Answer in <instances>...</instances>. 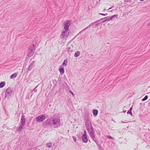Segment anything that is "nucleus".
<instances>
[{
    "label": "nucleus",
    "mask_w": 150,
    "mask_h": 150,
    "mask_svg": "<svg viewBox=\"0 0 150 150\" xmlns=\"http://www.w3.org/2000/svg\"><path fill=\"white\" fill-rule=\"evenodd\" d=\"M112 10L111 11V10H110V11H110V12H112Z\"/></svg>",
    "instance_id": "nucleus-35"
},
{
    "label": "nucleus",
    "mask_w": 150,
    "mask_h": 150,
    "mask_svg": "<svg viewBox=\"0 0 150 150\" xmlns=\"http://www.w3.org/2000/svg\"><path fill=\"white\" fill-rule=\"evenodd\" d=\"M125 122H124L123 121H121V123H125Z\"/></svg>",
    "instance_id": "nucleus-32"
},
{
    "label": "nucleus",
    "mask_w": 150,
    "mask_h": 150,
    "mask_svg": "<svg viewBox=\"0 0 150 150\" xmlns=\"http://www.w3.org/2000/svg\"><path fill=\"white\" fill-rule=\"evenodd\" d=\"M52 143L51 142H47L46 143V145L49 148H51L52 147Z\"/></svg>",
    "instance_id": "nucleus-17"
},
{
    "label": "nucleus",
    "mask_w": 150,
    "mask_h": 150,
    "mask_svg": "<svg viewBox=\"0 0 150 150\" xmlns=\"http://www.w3.org/2000/svg\"><path fill=\"white\" fill-rule=\"evenodd\" d=\"M98 113V110H93V113L95 116L97 115Z\"/></svg>",
    "instance_id": "nucleus-14"
},
{
    "label": "nucleus",
    "mask_w": 150,
    "mask_h": 150,
    "mask_svg": "<svg viewBox=\"0 0 150 150\" xmlns=\"http://www.w3.org/2000/svg\"><path fill=\"white\" fill-rule=\"evenodd\" d=\"M107 138H108L109 139H113L112 137L110 136H109V135L107 136Z\"/></svg>",
    "instance_id": "nucleus-30"
},
{
    "label": "nucleus",
    "mask_w": 150,
    "mask_h": 150,
    "mask_svg": "<svg viewBox=\"0 0 150 150\" xmlns=\"http://www.w3.org/2000/svg\"><path fill=\"white\" fill-rule=\"evenodd\" d=\"M70 21H67L65 22L64 24V30H66L68 31L69 30V27L70 25Z\"/></svg>",
    "instance_id": "nucleus-4"
},
{
    "label": "nucleus",
    "mask_w": 150,
    "mask_h": 150,
    "mask_svg": "<svg viewBox=\"0 0 150 150\" xmlns=\"http://www.w3.org/2000/svg\"><path fill=\"white\" fill-rule=\"evenodd\" d=\"M17 75V73H14L12 75L10 76L11 79H13L14 78H15L16 77Z\"/></svg>",
    "instance_id": "nucleus-15"
},
{
    "label": "nucleus",
    "mask_w": 150,
    "mask_h": 150,
    "mask_svg": "<svg viewBox=\"0 0 150 150\" xmlns=\"http://www.w3.org/2000/svg\"><path fill=\"white\" fill-rule=\"evenodd\" d=\"M91 25H89L87 27H86L84 29H83L81 31V32L84 31L86 30L88 28H90L91 27Z\"/></svg>",
    "instance_id": "nucleus-22"
},
{
    "label": "nucleus",
    "mask_w": 150,
    "mask_h": 150,
    "mask_svg": "<svg viewBox=\"0 0 150 150\" xmlns=\"http://www.w3.org/2000/svg\"><path fill=\"white\" fill-rule=\"evenodd\" d=\"M132 109V107H131V108H130V110H130V111L131 112Z\"/></svg>",
    "instance_id": "nucleus-31"
},
{
    "label": "nucleus",
    "mask_w": 150,
    "mask_h": 150,
    "mask_svg": "<svg viewBox=\"0 0 150 150\" xmlns=\"http://www.w3.org/2000/svg\"><path fill=\"white\" fill-rule=\"evenodd\" d=\"M67 59H65L63 62L62 63V64L63 66H67Z\"/></svg>",
    "instance_id": "nucleus-20"
},
{
    "label": "nucleus",
    "mask_w": 150,
    "mask_h": 150,
    "mask_svg": "<svg viewBox=\"0 0 150 150\" xmlns=\"http://www.w3.org/2000/svg\"><path fill=\"white\" fill-rule=\"evenodd\" d=\"M25 125L21 124L17 129V130L19 132L21 131Z\"/></svg>",
    "instance_id": "nucleus-11"
},
{
    "label": "nucleus",
    "mask_w": 150,
    "mask_h": 150,
    "mask_svg": "<svg viewBox=\"0 0 150 150\" xmlns=\"http://www.w3.org/2000/svg\"><path fill=\"white\" fill-rule=\"evenodd\" d=\"M80 52L79 51H77L74 54V56L75 57H77L80 55Z\"/></svg>",
    "instance_id": "nucleus-18"
},
{
    "label": "nucleus",
    "mask_w": 150,
    "mask_h": 150,
    "mask_svg": "<svg viewBox=\"0 0 150 150\" xmlns=\"http://www.w3.org/2000/svg\"><path fill=\"white\" fill-rule=\"evenodd\" d=\"M59 72L61 73H64V69L63 68H61L59 69Z\"/></svg>",
    "instance_id": "nucleus-23"
},
{
    "label": "nucleus",
    "mask_w": 150,
    "mask_h": 150,
    "mask_svg": "<svg viewBox=\"0 0 150 150\" xmlns=\"http://www.w3.org/2000/svg\"><path fill=\"white\" fill-rule=\"evenodd\" d=\"M90 124L91 125L90 123ZM90 126H91V128H89H89H88L87 129V130L88 132H89V134L91 133V132H94V131L92 128V126H91V125Z\"/></svg>",
    "instance_id": "nucleus-10"
},
{
    "label": "nucleus",
    "mask_w": 150,
    "mask_h": 150,
    "mask_svg": "<svg viewBox=\"0 0 150 150\" xmlns=\"http://www.w3.org/2000/svg\"><path fill=\"white\" fill-rule=\"evenodd\" d=\"M5 85V82H1L0 83V88H3Z\"/></svg>",
    "instance_id": "nucleus-19"
},
{
    "label": "nucleus",
    "mask_w": 150,
    "mask_h": 150,
    "mask_svg": "<svg viewBox=\"0 0 150 150\" xmlns=\"http://www.w3.org/2000/svg\"><path fill=\"white\" fill-rule=\"evenodd\" d=\"M105 9H104L103 10V11H105Z\"/></svg>",
    "instance_id": "nucleus-37"
},
{
    "label": "nucleus",
    "mask_w": 150,
    "mask_h": 150,
    "mask_svg": "<svg viewBox=\"0 0 150 150\" xmlns=\"http://www.w3.org/2000/svg\"><path fill=\"white\" fill-rule=\"evenodd\" d=\"M91 25L94 26L95 28L97 27L98 26V23L96 22L92 23Z\"/></svg>",
    "instance_id": "nucleus-16"
},
{
    "label": "nucleus",
    "mask_w": 150,
    "mask_h": 150,
    "mask_svg": "<svg viewBox=\"0 0 150 150\" xmlns=\"http://www.w3.org/2000/svg\"><path fill=\"white\" fill-rule=\"evenodd\" d=\"M69 92L70 94H71L73 96H74V93L71 91H69Z\"/></svg>",
    "instance_id": "nucleus-28"
},
{
    "label": "nucleus",
    "mask_w": 150,
    "mask_h": 150,
    "mask_svg": "<svg viewBox=\"0 0 150 150\" xmlns=\"http://www.w3.org/2000/svg\"><path fill=\"white\" fill-rule=\"evenodd\" d=\"M112 8V7L110 8H109L108 10H110Z\"/></svg>",
    "instance_id": "nucleus-33"
},
{
    "label": "nucleus",
    "mask_w": 150,
    "mask_h": 150,
    "mask_svg": "<svg viewBox=\"0 0 150 150\" xmlns=\"http://www.w3.org/2000/svg\"><path fill=\"white\" fill-rule=\"evenodd\" d=\"M117 16H118V15H113L110 18V20H112V19H114V18L115 17H117Z\"/></svg>",
    "instance_id": "nucleus-21"
},
{
    "label": "nucleus",
    "mask_w": 150,
    "mask_h": 150,
    "mask_svg": "<svg viewBox=\"0 0 150 150\" xmlns=\"http://www.w3.org/2000/svg\"><path fill=\"white\" fill-rule=\"evenodd\" d=\"M90 136L91 137L92 139L94 140V141L96 142V141L95 140V135L94 134V132H91V133H90L89 134Z\"/></svg>",
    "instance_id": "nucleus-13"
},
{
    "label": "nucleus",
    "mask_w": 150,
    "mask_h": 150,
    "mask_svg": "<svg viewBox=\"0 0 150 150\" xmlns=\"http://www.w3.org/2000/svg\"><path fill=\"white\" fill-rule=\"evenodd\" d=\"M140 1H144V0H139Z\"/></svg>",
    "instance_id": "nucleus-36"
},
{
    "label": "nucleus",
    "mask_w": 150,
    "mask_h": 150,
    "mask_svg": "<svg viewBox=\"0 0 150 150\" xmlns=\"http://www.w3.org/2000/svg\"><path fill=\"white\" fill-rule=\"evenodd\" d=\"M112 10L111 11V10H110V11H110V12H112Z\"/></svg>",
    "instance_id": "nucleus-34"
},
{
    "label": "nucleus",
    "mask_w": 150,
    "mask_h": 150,
    "mask_svg": "<svg viewBox=\"0 0 150 150\" xmlns=\"http://www.w3.org/2000/svg\"><path fill=\"white\" fill-rule=\"evenodd\" d=\"M21 124L25 125V116L22 115L21 120Z\"/></svg>",
    "instance_id": "nucleus-9"
},
{
    "label": "nucleus",
    "mask_w": 150,
    "mask_h": 150,
    "mask_svg": "<svg viewBox=\"0 0 150 150\" xmlns=\"http://www.w3.org/2000/svg\"><path fill=\"white\" fill-rule=\"evenodd\" d=\"M35 61H33L31 62L30 65H29L28 69V70L30 71L32 68L35 66Z\"/></svg>",
    "instance_id": "nucleus-8"
},
{
    "label": "nucleus",
    "mask_w": 150,
    "mask_h": 150,
    "mask_svg": "<svg viewBox=\"0 0 150 150\" xmlns=\"http://www.w3.org/2000/svg\"><path fill=\"white\" fill-rule=\"evenodd\" d=\"M73 139H74V142H76V138L75 137L73 136Z\"/></svg>",
    "instance_id": "nucleus-29"
},
{
    "label": "nucleus",
    "mask_w": 150,
    "mask_h": 150,
    "mask_svg": "<svg viewBox=\"0 0 150 150\" xmlns=\"http://www.w3.org/2000/svg\"><path fill=\"white\" fill-rule=\"evenodd\" d=\"M99 15H102L104 16H106V15H107V14H108L107 13H106V14H103V13H99Z\"/></svg>",
    "instance_id": "nucleus-26"
},
{
    "label": "nucleus",
    "mask_w": 150,
    "mask_h": 150,
    "mask_svg": "<svg viewBox=\"0 0 150 150\" xmlns=\"http://www.w3.org/2000/svg\"><path fill=\"white\" fill-rule=\"evenodd\" d=\"M46 119L45 116V115H41L36 118V121L38 122H41L44 120Z\"/></svg>",
    "instance_id": "nucleus-3"
},
{
    "label": "nucleus",
    "mask_w": 150,
    "mask_h": 150,
    "mask_svg": "<svg viewBox=\"0 0 150 150\" xmlns=\"http://www.w3.org/2000/svg\"><path fill=\"white\" fill-rule=\"evenodd\" d=\"M44 125H53L55 128H58L61 125L60 119L59 118H54L52 119H49L44 123Z\"/></svg>",
    "instance_id": "nucleus-1"
},
{
    "label": "nucleus",
    "mask_w": 150,
    "mask_h": 150,
    "mask_svg": "<svg viewBox=\"0 0 150 150\" xmlns=\"http://www.w3.org/2000/svg\"><path fill=\"white\" fill-rule=\"evenodd\" d=\"M127 113L130 114L131 115H132V112L129 110L127 111Z\"/></svg>",
    "instance_id": "nucleus-27"
},
{
    "label": "nucleus",
    "mask_w": 150,
    "mask_h": 150,
    "mask_svg": "<svg viewBox=\"0 0 150 150\" xmlns=\"http://www.w3.org/2000/svg\"><path fill=\"white\" fill-rule=\"evenodd\" d=\"M35 49H33L32 48H30L28 52V56L30 57L32 56L35 52Z\"/></svg>",
    "instance_id": "nucleus-6"
},
{
    "label": "nucleus",
    "mask_w": 150,
    "mask_h": 150,
    "mask_svg": "<svg viewBox=\"0 0 150 150\" xmlns=\"http://www.w3.org/2000/svg\"><path fill=\"white\" fill-rule=\"evenodd\" d=\"M148 97L147 96H146L142 100V101H144L147 99Z\"/></svg>",
    "instance_id": "nucleus-24"
},
{
    "label": "nucleus",
    "mask_w": 150,
    "mask_h": 150,
    "mask_svg": "<svg viewBox=\"0 0 150 150\" xmlns=\"http://www.w3.org/2000/svg\"><path fill=\"white\" fill-rule=\"evenodd\" d=\"M90 123L91 124V125L92 126L91 123L90 122H86V126L87 127V129L88 128H89H89H91V126H90Z\"/></svg>",
    "instance_id": "nucleus-12"
},
{
    "label": "nucleus",
    "mask_w": 150,
    "mask_h": 150,
    "mask_svg": "<svg viewBox=\"0 0 150 150\" xmlns=\"http://www.w3.org/2000/svg\"><path fill=\"white\" fill-rule=\"evenodd\" d=\"M69 35L68 31L66 30H63L60 35V37L62 39H66Z\"/></svg>",
    "instance_id": "nucleus-2"
},
{
    "label": "nucleus",
    "mask_w": 150,
    "mask_h": 150,
    "mask_svg": "<svg viewBox=\"0 0 150 150\" xmlns=\"http://www.w3.org/2000/svg\"><path fill=\"white\" fill-rule=\"evenodd\" d=\"M82 139L83 142L85 143H86L88 141V139L86 131L85 132V134H84L82 136Z\"/></svg>",
    "instance_id": "nucleus-7"
},
{
    "label": "nucleus",
    "mask_w": 150,
    "mask_h": 150,
    "mask_svg": "<svg viewBox=\"0 0 150 150\" xmlns=\"http://www.w3.org/2000/svg\"><path fill=\"white\" fill-rule=\"evenodd\" d=\"M11 88H7L6 91L5 98H6L7 96L8 97V96H10L11 95Z\"/></svg>",
    "instance_id": "nucleus-5"
},
{
    "label": "nucleus",
    "mask_w": 150,
    "mask_h": 150,
    "mask_svg": "<svg viewBox=\"0 0 150 150\" xmlns=\"http://www.w3.org/2000/svg\"><path fill=\"white\" fill-rule=\"evenodd\" d=\"M110 20H110V18H108L107 19H106L105 20L103 21V22H105L106 21H110Z\"/></svg>",
    "instance_id": "nucleus-25"
}]
</instances>
